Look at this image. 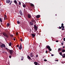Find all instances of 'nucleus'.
<instances>
[{"mask_svg": "<svg viewBox=\"0 0 65 65\" xmlns=\"http://www.w3.org/2000/svg\"><path fill=\"white\" fill-rule=\"evenodd\" d=\"M2 34L3 35H4V36H5L7 38H8V35L6 34V32H3Z\"/></svg>", "mask_w": 65, "mask_h": 65, "instance_id": "1", "label": "nucleus"}, {"mask_svg": "<svg viewBox=\"0 0 65 65\" xmlns=\"http://www.w3.org/2000/svg\"><path fill=\"white\" fill-rule=\"evenodd\" d=\"M13 52V50H9L8 52H9L10 55H12Z\"/></svg>", "mask_w": 65, "mask_h": 65, "instance_id": "2", "label": "nucleus"}, {"mask_svg": "<svg viewBox=\"0 0 65 65\" xmlns=\"http://www.w3.org/2000/svg\"><path fill=\"white\" fill-rule=\"evenodd\" d=\"M1 47L2 48H3V47H5V45L4 44L2 43V45H1Z\"/></svg>", "mask_w": 65, "mask_h": 65, "instance_id": "3", "label": "nucleus"}, {"mask_svg": "<svg viewBox=\"0 0 65 65\" xmlns=\"http://www.w3.org/2000/svg\"><path fill=\"white\" fill-rule=\"evenodd\" d=\"M34 29L36 31H37L38 29V27L36 25H34Z\"/></svg>", "mask_w": 65, "mask_h": 65, "instance_id": "4", "label": "nucleus"}, {"mask_svg": "<svg viewBox=\"0 0 65 65\" xmlns=\"http://www.w3.org/2000/svg\"><path fill=\"white\" fill-rule=\"evenodd\" d=\"M34 63L35 64V65H40L39 64V63H38L37 62H34Z\"/></svg>", "mask_w": 65, "mask_h": 65, "instance_id": "5", "label": "nucleus"}, {"mask_svg": "<svg viewBox=\"0 0 65 65\" xmlns=\"http://www.w3.org/2000/svg\"><path fill=\"white\" fill-rule=\"evenodd\" d=\"M10 2V0H6V3H9Z\"/></svg>", "mask_w": 65, "mask_h": 65, "instance_id": "6", "label": "nucleus"}, {"mask_svg": "<svg viewBox=\"0 0 65 65\" xmlns=\"http://www.w3.org/2000/svg\"><path fill=\"white\" fill-rule=\"evenodd\" d=\"M27 17L29 19H30L31 18V15L29 14H28Z\"/></svg>", "mask_w": 65, "mask_h": 65, "instance_id": "7", "label": "nucleus"}, {"mask_svg": "<svg viewBox=\"0 0 65 65\" xmlns=\"http://www.w3.org/2000/svg\"><path fill=\"white\" fill-rule=\"evenodd\" d=\"M30 56L31 57H34V54H33V53H30Z\"/></svg>", "mask_w": 65, "mask_h": 65, "instance_id": "8", "label": "nucleus"}, {"mask_svg": "<svg viewBox=\"0 0 65 65\" xmlns=\"http://www.w3.org/2000/svg\"><path fill=\"white\" fill-rule=\"evenodd\" d=\"M37 18H38V19H39L40 17V15H38L36 16V17Z\"/></svg>", "mask_w": 65, "mask_h": 65, "instance_id": "9", "label": "nucleus"}, {"mask_svg": "<svg viewBox=\"0 0 65 65\" xmlns=\"http://www.w3.org/2000/svg\"><path fill=\"white\" fill-rule=\"evenodd\" d=\"M22 44H21L20 46L19 47V50H22Z\"/></svg>", "mask_w": 65, "mask_h": 65, "instance_id": "10", "label": "nucleus"}, {"mask_svg": "<svg viewBox=\"0 0 65 65\" xmlns=\"http://www.w3.org/2000/svg\"><path fill=\"white\" fill-rule=\"evenodd\" d=\"M31 35L33 37H34L35 36V34H31Z\"/></svg>", "mask_w": 65, "mask_h": 65, "instance_id": "11", "label": "nucleus"}, {"mask_svg": "<svg viewBox=\"0 0 65 65\" xmlns=\"http://www.w3.org/2000/svg\"><path fill=\"white\" fill-rule=\"evenodd\" d=\"M2 53L3 54H6L7 52H5V51H2Z\"/></svg>", "mask_w": 65, "mask_h": 65, "instance_id": "12", "label": "nucleus"}, {"mask_svg": "<svg viewBox=\"0 0 65 65\" xmlns=\"http://www.w3.org/2000/svg\"><path fill=\"white\" fill-rule=\"evenodd\" d=\"M30 5L31 6H32V7H34V4H33L31 3Z\"/></svg>", "mask_w": 65, "mask_h": 65, "instance_id": "13", "label": "nucleus"}, {"mask_svg": "<svg viewBox=\"0 0 65 65\" xmlns=\"http://www.w3.org/2000/svg\"><path fill=\"white\" fill-rule=\"evenodd\" d=\"M27 57L28 59H29V60H31V57L30 56H29L28 55V56H27Z\"/></svg>", "mask_w": 65, "mask_h": 65, "instance_id": "14", "label": "nucleus"}, {"mask_svg": "<svg viewBox=\"0 0 65 65\" xmlns=\"http://www.w3.org/2000/svg\"><path fill=\"white\" fill-rule=\"evenodd\" d=\"M30 24L31 26H32V25H33L34 24H33V23H32V22H30Z\"/></svg>", "mask_w": 65, "mask_h": 65, "instance_id": "15", "label": "nucleus"}, {"mask_svg": "<svg viewBox=\"0 0 65 65\" xmlns=\"http://www.w3.org/2000/svg\"><path fill=\"white\" fill-rule=\"evenodd\" d=\"M19 13L20 14H21V15H23V13H22V11H20Z\"/></svg>", "mask_w": 65, "mask_h": 65, "instance_id": "16", "label": "nucleus"}, {"mask_svg": "<svg viewBox=\"0 0 65 65\" xmlns=\"http://www.w3.org/2000/svg\"><path fill=\"white\" fill-rule=\"evenodd\" d=\"M46 48L48 49H49V48H51V47L49 45H48L47 46Z\"/></svg>", "mask_w": 65, "mask_h": 65, "instance_id": "17", "label": "nucleus"}, {"mask_svg": "<svg viewBox=\"0 0 65 65\" xmlns=\"http://www.w3.org/2000/svg\"><path fill=\"white\" fill-rule=\"evenodd\" d=\"M14 3L16 4H18V3H17V1L15 0L14 1Z\"/></svg>", "mask_w": 65, "mask_h": 65, "instance_id": "18", "label": "nucleus"}, {"mask_svg": "<svg viewBox=\"0 0 65 65\" xmlns=\"http://www.w3.org/2000/svg\"><path fill=\"white\" fill-rule=\"evenodd\" d=\"M24 57H21V61H23V59H24Z\"/></svg>", "mask_w": 65, "mask_h": 65, "instance_id": "19", "label": "nucleus"}, {"mask_svg": "<svg viewBox=\"0 0 65 65\" xmlns=\"http://www.w3.org/2000/svg\"><path fill=\"white\" fill-rule=\"evenodd\" d=\"M61 51L62 53H64V52H65V50L64 49L62 50Z\"/></svg>", "mask_w": 65, "mask_h": 65, "instance_id": "20", "label": "nucleus"}, {"mask_svg": "<svg viewBox=\"0 0 65 65\" xmlns=\"http://www.w3.org/2000/svg\"><path fill=\"white\" fill-rule=\"evenodd\" d=\"M31 21L32 22H35V20H34V19H32V20H31Z\"/></svg>", "mask_w": 65, "mask_h": 65, "instance_id": "21", "label": "nucleus"}, {"mask_svg": "<svg viewBox=\"0 0 65 65\" xmlns=\"http://www.w3.org/2000/svg\"><path fill=\"white\" fill-rule=\"evenodd\" d=\"M23 6L24 8H25V7H26V5H25V4H23Z\"/></svg>", "mask_w": 65, "mask_h": 65, "instance_id": "22", "label": "nucleus"}, {"mask_svg": "<svg viewBox=\"0 0 65 65\" xmlns=\"http://www.w3.org/2000/svg\"><path fill=\"white\" fill-rule=\"evenodd\" d=\"M5 49H6V50H7V51L8 52L9 50V49L8 48H7V47H6Z\"/></svg>", "mask_w": 65, "mask_h": 65, "instance_id": "23", "label": "nucleus"}, {"mask_svg": "<svg viewBox=\"0 0 65 65\" xmlns=\"http://www.w3.org/2000/svg\"><path fill=\"white\" fill-rule=\"evenodd\" d=\"M9 46H11V42H10V43H9Z\"/></svg>", "mask_w": 65, "mask_h": 65, "instance_id": "24", "label": "nucleus"}, {"mask_svg": "<svg viewBox=\"0 0 65 65\" xmlns=\"http://www.w3.org/2000/svg\"><path fill=\"white\" fill-rule=\"evenodd\" d=\"M5 18H4V19H5H5H7V16H6V15H5Z\"/></svg>", "mask_w": 65, "mask_h": 65, "instance_id": "25", "label": "nucleus"}, {"mask_svg": "<svg viewBox=\"0 0 65 65\" xmlns=\"http://www.w3.org/2000/svg\"><path fill=\"white\" fill-rule=\"evenodd\" d=\"M17 23L18 24H20V21H17Z\"/></svg>", "mask_w": 65, "mask_h": 65, "instance_id": "26", "label": "nucleus"}, {"mask_svg": "<svg viewBox=\"0 0 65 65\" xmlns=\"http://www.w3.org/2000/svg\"><path fill=\"white\" fill-rule=\"evenodd\" d=\"M64 43V42L63 41H62L61 44L62 45H63V43Z\"/></svg>", "mask_w": 65, "mask_h": 65, "instance_id": "27", "label": "nucleus"}, {"mask_svg": "<svg viewBox=\"0 0 65 65\" xmlns=\"http://www.w3.org/2000/svg\"><path fill=\"white\" fill-rule=\"evenodd\" d=\"M0 21L1 22H2V18H0Z\"/></svg>", "mask_w": 65, "mask_h": 65, "instance_id": "28", "label": "nucleus"}, {"mask_svg": "<svg viewBox=\"0 0 65 65\" xmlns=\"http://www.w3.org/2000/svg\"><path fill=\"white\" fill-rule=\"evenodd\" d=\"M10 25H9V23H8L7 24V27H9V26Z\"/></svg>", "mask_w": 65, "mask_h": 65, "instance_id": "29", "label": "nucleus"}, {"mask_svg": "<svg viewBox=\"0 0 65 65\" xmlns=\"http://www.w3.org/2000/svg\"><path fill=\"white\" fill-rule=\"evenodd\" d=\"M48 50L50 51H52V49H51V48L48 49Z\"/></svg>", "mask_w": 65, "mask_h": 65, "instance_id": "30", "label": "nucleus"}, {"mask_svg": "<svg viewBox=\"0 0 65 65\" xmlns=\"http://www.w3.org/2000/svg\"><path fill=\"white\" fill-rule=\"evenodd\" d=\"M19 5H21V3L20 2H19Z\"/></svg>", "mask_w": 65, "mask_h": 65, "instance_id": "31", "label": "nucleus"}, {"mask_svg": "<svg viewBox=\"0 0 65 65\" xmlns=\"http://www.w3.org/2000/svg\"><path fill=\"white\" fill-rule=\"evenodd\" d=\"M9 58H10V59H11V55H9Z\"/></svg>", "mask_w": 65, "mask_h": 65, "instance_id": "32", "label": "nucleus"}, {"mask_svg": "<svg viewBox=\"0 0 65 65\" xmlns=\"http://www.w3.org/2000/svg\"><path fill=\"white\" fill-rule=\"evenodd\" d=\"M61 50H62V49L61 48H59L58 49V51H61Z\"/></svg>", "mask_w": 65, "mask_h": 65, "instance_id": "33", "label": "nucleus"}, {"mask_svg": "<svg viewBox=\"0 0 65 65\" xmlns=\"http://www.w3.org/2000/svg\"><path fill=\"white\" fill-rule=\"evenodd\" d=\"M59 29H62V26H61V27H60V26H59Z\"/></svg>", "mask_w": 65, "mask_h": 65, "instance_id": "34", "label": "nucleus"}, {"mask_svg": "<svg viewBox=\"0 0 65 65\" xmlns=\"http://www.w3.org/2000/svg\"><path fill=\"white\" fill-rule=\"evenodd\" d=\"M62 58H65V56H64V55H63L62 56Z\"/></svg>", "mask_w": 65, "mask_h": 65, "instance_id": "35", "label": "nucleus"}, {"mask_svg": "<svg viewBox=\"0 0 65 65\" xmlns=\"http://www.w3.org/2000/svg\"><path fill=\"white\" fill-rule=\"evenodd\" d=\"M62 54V52H60V53H59V54L60 55H61V54Z\"/></svg>", "mask_w": 65, "mask_h": 65, "instance_id": "36", "label": "nucleus"}, {"mask_svg": "<svg viewBox=\"0 0 65 65\" xmlns=\"http://www.w3.org/2000/svg\"><path fill=\"white\" fill-rule=\"evenodd\" d=\"M10 36L11 37H13V35H11Z\"/></svg>", "mask_w": 65, "mask_h": 65, "instance_id": "37", "label": "nucleus"}, {"mask_svg": "<svg viewBox=\"0 0 65 65\" xmlns=\"http://www.w3.org/2000/svg\"><path fill=\"white\" fill-rule=\"evenodd\" d=\"M44 61H45V62H46V61H47V60H46V59H44Z\"/></svg>", "mask_w": 65, "mask_h": 65, "instance_id": "38", "label": "nucleus"}, {"mask_svg": "<svg viewBox=\"0 0 65 65\" xmlns=\"http://www.w3.org/2000/svg\"><path fill=\"white\" fill-rule=\"evenodd\" d=\"M20 41H23V39H22V38H21L20 39Z\"/></svg>", "mask_w": 65, "mask_h": 65, "instance_id": "39", "label": "nucleus"}, {"mask_svg": "<svg viewBox=\"0 0 65 65\" xmlns=\"http://www.w3.org/2000/svg\"><path fill=\"white\" fill-rule=\"evenodd\" d=\"M64 26V24L63 23H62L61 24V26Z\"/></svg>", "mask_w": 65, "mask_h": 65, "instance_id": "40", "label": "nucleus"}, {"mask_svg": "<svg viewBox=\"0 0 65 65\" xmlns=\"http://www.w3.org/2000/svg\"><path fill=\"white\" fill-rule=\"evenodd\" d=\"M61 30H65V29L64 28H62V29H61Z\"/></svg>", "mask_w": 65, "mask_h": 65, "instance_id": "41", "label": "nucleus"}, {"mask_svg": "<svg viewBox=\"0 0 65 65\" xmlns=\"http://www.w3.org/2000/svg\"><path fill=\"white\" fill-rule=\"evenodd\" d=\"M17 47H19V45H17Z\"/></svg>", "mask_w": 65, "mask_h": 65, "instance_id": "42", "label": "nucleus"}, {"mask_svg": "<svg viewBox=\"0 0 65 65\" xmlns=\"http://www.w3.org/2000/svg\"><path fill=\"white\" fill-rule=\"evenodd\" d=\"M45 53L46 54H47V51L46 50Z\"/></svg>", "mask_w": 65, "mask_h": 65, "instance_id": "43", "label": "nucleus"}, {"mask_svg": "<svg viewBox=\"0 0 65 65\" xmlns=\"http://www.w3.org/2000/svg\"><path fill=\"white\" fill-rule=\"evenodd\" d=\"M61 27H62V28H64V26H61Z\"/></svg>", "mask_w": 65, "mask_h": 65, "instance_id": "44", "label": "nucleus"}, {"mask_svg": "<svg viewBox=\"0 0 65 65\" xmlns=\"http://www.w3.org/2000/svg\"><path fill=\"white\" fill-rule=\"evenodd\" d=\"M63 40L64 41H65V38H63Z\"/></svg>", "mask_w": 65, "mask_h": 65, "instance_id": "45", "label": "nucleus"}, {"mask_svg": "<svg viewBox=\"0 0 65 65\" xmlns=\"http://www.w3.org/2000/svg\"><path fill=\"white\" fill-rule=\"evenodd\" d=\"M54 55L53 54H52L51 55V56H54Z\"/></svg>", "mask_w": 65, "mask_h": 65, "instance_id": "46", "label": "nucleus"}, {"mask_svg": "<svg viewBox=\"0 0 65 65\" xmlns=\"http://www.w3.org/2000/svg\"><path fill=\"white\" fill-rule=\"evenodd\" d=\"M38 56V55H37L36 56V57H37Z\"/></svg>", "mask_w": 65, "mask_h": 65, "instance_id": "47", "label": "nucleus"}, {"mask_svg": "<svg viewBox=\"0 0 65 65\" xmlns=\"http://www.w3.org/2000/svg\"><path fill=\"white\" fill-rule=\"evenodd\" d=\"M16 34L17 35H18V33L17 32Z\"/></svg>", "mask_w": 65, "mask_h": 65, "instance_id": "48", "label": "nucleus"}, {"mask_svg": "<svg viewBox=\"0 0 65 65\" xmlns=\"http://www.w3.org/2000/svg\"><path fill=\"white\" fill-rule=\"evenodd\" d=\"M13 40L14 41H15V38H14Z\"/></svg>", "mask_w": 65, "mask_h": 65, "instance_id": "49", "label": "nucleus"}, {"mask_svg": "<svg viewBox=\"0 0 65 65\" xmlns=\"http://www.w3.org/2000/svg\"><path fill=\"white\" fill-rule=\"evenodd\" d=\"M56 61H57V62H58V61H59V60H56Z\"/></svg>", "mask_w": 65, "mask_h": 65, "instance_id": "50", "label": "nucleus"}, {"mask_svg": "<svg viewBox=\"0 0 65 65\" xmlns=\"http://www.w3.org/2000/svg\"><path fill=\"white\" fill-rule=\"evenodd\" d=\"M12 3V1H11L10 2V3Z\"/></svg>", "mask_w": 65, "mask_h": 65, "instance_id": "51", "label": "nucleus"}, {"mask_svg": "<svg viewBox=\"0 0 65 65\" xmlns=\"http://www.w3.org/2000/svg\"><path fill=\"white\" fill-rule=\"evenodd\" d=\"M9 5H11V3H10V4H9Z\"/></svg>", "mask_w": 65, "mask_h": 65, "instance_id": "52", "label": "nucleus"}, {"mask_svg": "<svg viewBox=\"0 0 65 65\" xmlns=\"http://www.w3.org/2000/svg\"><path fill=\"white\" fill-rule=\"evenodd\" d=\"M58 41H56V42H58Z\"/></svg>", "mask_w": 65, "mask_h": 65, "instance_id": "53", "label": "nucleus"}, {"mask_svg": "<svg viewBox=\"0 0 65 65\" xmlns=\"http://www.w3.org/2000/svg\"><path fill=\"white\" fill-rule=\"evenodd\" d=\"M61 56H63V54H61Z\"/></svg>", "mask_w": 65, "mask_h": 65, "instance_id": "54", "label": "nucleus"}, {"mask_svg": "<svg viewBox=\"0 0 65 65\" xmlns=\"http://www.w3.org/2000/svg\"><path fill=\"white\" fill-rule=\"evenodd\" d=\"M63 56H65V54H63Z\"/></svg>", "mask_w": 65, "mask_h": 65, "instance_id": "55", "label": "nucleus"}, {"mask_svg": "<svg viewBox=\"0 0 65 65\" xmlns=\"http://www.w3.org/2000/svg\"><path fill=\"white\" fill-rule=\"evenodd\" d=\"M0 44H2V43L0 42Z\"/></svg>", "mask_w": 65, "mask_h": 65, "instance_id": "56", "label": "nucleus"}, {"mask_svg": "<svg viewBox=\"0 0 65 65\" xmlns=\"http://www.w3.org/2000/svg\"><path fill=\"white\" fill-rule=\"evenodd\" d=\"M34 44H35V42H34Z\"/></svg>", "mask_w": 65, "mask_h": 65, "instance_id": "57", "label": "nucleus"}, {"mask_svg": "<svg viewBox=\"0 0 65 65\" xmlns=\"http://www.w3.org/2000/svg\"><path fill=\"white\" fill-rule=\"evenodd\" d=\"M65 47L64 46H63V48H64Z\"/></svg>", "mask_w": 65, "mask_h": 65, "instance_id": "58", "label": "nucleus"}, {"mask_svg": "<svg viewBox=\"0 0 65 65\" xmlns=\"http://www.w3.org/2000/svg\"><path fill=\"white\" fill-rule=\"evenodd\" d=\"M31 10H32V9H31Z\"/></svg>", "mask_w": 65, "mask_h": 65, "instance_id": "59", "label": "nucleus"}, {"mask_svg": "<svg viewBox=\"0 0 65 65\" xmlns=\"http://www.w3.org/2000/svg\"><path fill=\"white\" fill-rule=\"evenodd\" d=\"M1 4H0V6H1Z\"/></svg>", "mask_w": 65, "mask_h": 65, "instance_id": "60", "label": "nucleus"}, {"mask_svg": "<svg viewBox=\"0 0 65 65\" xmlns=\"http://www.w3.org/2000/svg\"><path fill=\"white\" fill-rule=\"evenodd\" d=\"M55 15H56V16H57V14H56Z\"/></svg>", "mask_w": 65, "mask_h": 65, "instance_id": "61", "label": "nucleus"}, {"mask_svg": "<svg viewBox=\"0 0 65 65\" xmlns=\"http://www.w3.org/2000/svg\"><path fill=\"white\" fill-rule=\"evenodd\" d=\"M35 23H36V22H35Z\"/></svg>", "mask_w": 65, "mask_h": 65, "instance_id": "62", "label": "nucleus"}, {"mask_svg": "<svg viewBox=\"0 0 65 65\" xmlns=\"http://www.w3.org/2000/svg\"><path fill=\"white\" fill-rule=\"evenodd\" d=\"M49 53H50V51H49Z\"/></svg>", "mask_w": 65, "mask_h": 65, "instance_id": "63", "label": "nucleus"}, {"mask_svg": "<svg viewBox=\"0 0 65 65\" xmlns=\"http://www.w3.org/2000/svg\"><path fill=\"white\" fill-rule=\"evenodd\" d=\"M56 41H58V40H56Z\"/></svg>", "mask_w": 65, "mask_h": 65, "instance_id": "64", "label": "nucleus"}]
</instances>
